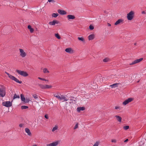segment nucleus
Returning <instances> with one entry per match:
<instances>
[{
  "instance_id": "8",
  "label": "nucleus",
  "mask_w": 146,
  "mask_h": 146,
  "mask_svg": "<svg viewBox=\"0 0 146 146\" xmlns=\"http://www.w3.org/2000/svg\"><path fill=\"white\" fill-rule=\"evenodd\" d=\"M6 94V91L5 90H1L0 88V96L2 97H3Z\"/></svg>"
},
{
  "instance_id": "21",
  "label": "nucleus",
  "mask_w": 146,
  "mask_h": 146,
  "mask_svg": "<svg viewBox=\"0 0 146 146\" xmlns=\"http://www.w3.org/2000/svg\"><path fill=\"white\" fill-rule=\"evenodd\" d=\"M25 132L27 133V134L29 135H31V133L30 130L27 128H26L25 129Z\"/></svg>"
},
{
  "instance_id": "20",
  "label": "nucleus",
  "mask_w": 146,
  "mask_h": 146,
  "mask_svg": "<svg viewBox=\"0 0 146 146\" xmlns=\"http://www.w3.org/2000/svg\"><path fill=\"white\" fill-rule=\"evenodd\" d=\"M115 117L117 119V120L119 122H121V121L122 118L121 117L118 115H116Z\"/></svg>"
},
{
  "instance_id": "9",
  "label": "nucleus",
  "mask_w": 146,
  "mask_h": 146,
  "mask_svg": "<svg viewBox=\"0 0 146 146\" xmlns=\"http://www.w3.org/2000/svg\"><path fill=\"white\" fill-rule=\"evenodd\" d=\"M11 79L12 80H14L16 82L19 83V84H21L22 83V82L21 81H20L17 78H15L14 76H13Z\"/></svg>"
},
{
  "instance_id": "6",
  "label": "nucleus",
  "mask_w": 146,
  "mask_h": 146,
  "mask_svg": "<svg viewBox=\"0 0 146 146\" xmlns=\"http://www.w3.org/2000/svg\"><path fill=\"white\" fill-rule=\"evenodd\" d=\"M133 100V99L132 98H129L128 99L126 100L123 103V104L124 105H126L129 102H131Z\"/></svg>"
},
{
  "instance_id": "16",
  "label": "nucleus",
  "mask_w": 146,
  "mask_h": 146,
  "mask_svg": "<svg viewBox=\"0 0 146 146\" xmlns=\"http://www.w3.org/2000/svg\"><path fill=\"white\" fill-rule=\"evenodd\" d=\"M94 34H91L89 35L88 37V39L89 40H91L94 39Z\"/></svg>"
},
{
  "instance_id": "25",
  "label": "nucleus",
  "mask_w": 146,
  "mask_h": 146,
  "mask_svg": "<svg viewBox=\"0 0 146 146\" xmlns=\"http://www.w3.org/2000/svg\"><path fill=\"white\" fill-rule=\"evenodd\" d=\"M40 87V88L43 89H45V85H44L41 84H40L38 85Z\"/></svg>"
},
{
  "instance_id": "30",
  "label": "nucleus",
  "mask_w": 146,
  "mask_h": 146,
  "mask_svg": "<svg viewBox=\"0 0 146 146\" xmlns=\"http://www.w3.org/2000/svg\"><path fill=\"white\" fill-rule=\"evenodd\" d=\"M55 36L58 39H60L61 38V37H60V36L59 34L58 33L55 34Z\"/></svg>"
},
{
  "instance_id": "28",
  "label": "nucleus",
  "mask_w": 146,
  "mask_h": 146,
  "mask_svg": "<svg viewBox=\"0 0 146 146\" xmlns=\"http://www.w3.org/2000/svg\"><path fill=\"white\" fill-rule=\"evenodd\" d=\"M78 40H81L83 42H85L84 39V38L83 37H78Z\"/></svg>"
},
{
  "instance_id": "54",
  "label": "nucleus",
  "mask_w": 146,
  "mask_h": 146,
  "mask_svg": "<svg viewBox=\"0 0 146 146\" xmlns=\"http://www.w3.org/2000/svg\"><path fill=\"white\" fill-rule=\"evenodd\" d=\"M136 43H135L134 44V45H136Z\"/></svg>"
},
{
  "instance_id": "49",
  "label": "nucleus",
  "mask_w": 146,
  "mask_h": 146,
  "mask_svg": "<svg viewBox=\"0 0 146 146\" xmlns=\"http://www.w3.org/2000/svg\"><path fill=\"white\" fill-rule=\"evenodd\" d=\"M102 78H103L104 81H106V80L107 79V78H105V77H103Z\"/></svg>"
},
{
  "instance_id": "26",
  "label": "nucleus",
  "mask_w": 146,
  "mask_h": 146,
  "mask_svg": "<svg viewBox=\"0 0 146 146\" xmlns=\"http://www.w3.org/2000/svg\"><path fill=\"white\" fill-rule=\"evenodd\" d=\"M110 61V59L108 58H106L103 60V61L104 62H108Z\"/></svg>"
},
{
  "instance_id": "18",
  "label": "nucleus",
  "mask_w": 146,
  "mask_h": 146,
  "mask_svg": "<svg viewBox=\"0 0 146 146\" xmlns=\"http://www.w3.org/2000/svg\"><path fill=\"white\" fill-rule=\"evenodd\" d=\"M70 100V101H72V102H73V101H74V102H76V98H74L73 96H70V97H69Z\"/></svg>"
},
{
  "instance_id": "52",
  "label": "nucleus",
  "mask_w": 146,
  "mask_h": 146,
  "mask_svg": "<svg viewBox=\"0 0 146 146\" xmlns=\"http://www.w3.org/2000/svg\"><path fill=\"white\" fill-rule=\"evenodd\" d=\"M141 13L142 14H145L146 13V12L144 11H142Z\"/></svg>"
},
{
  "instance_id": "2",
  "label": "nucleus",
  "mask_w": 146,
  "mask_h": 146,
  "mask_svg": "<svg viewBox=\"0 0 146 146\" xmlns=\"http://www.w3.org/2000/svg\"><path fill=\"white\" fill-rule=\"evenodd\" d=\"M16 71L18 74L24 77H26L28 75V73L24 71H21L18 70H17Z\"/></svg>"
},
{
  "instance_id": "40",
  "label": "nucleus",
  "mask_w": 146,
  "mask_h": 146,
  "mask_svg": "<svg viewBox=\"0 0 146 146\" xmlns=\"http://www.w3.org/2000/svg\"><path fill=\"white\" fill-rule=\"evenodd\" d=\"M57 129V127L55 126L52 128V132H54V131H55V130Z\"/></svg>"
},
{
  "instance_id": "7",
  "label": "nucleus",
  "mask_w": 146,
  "mask_h": 146,
  "mask_svg": "<svg viewBox=\"0 0 146 146\" xmlns=\"http://www.w3.org/2000/svg\"><path fill=\"white\" fill-rule=\"evenodd\" d=\"M59 22L56 20H54L52 21L49 22L48 24L51 25H54L55 24H58Z\"/></svg>"
},
{
  "instance_id": "12",
  "label": "nucleus",
  "mask_w": 146,
  "mask_h": 146,
  "mask_svg": "<svg viewBox=\"0 0 146 146\" xmlns=\"http://www.w3.org/2000/svg\"><path fill=\"white\" fill-rule=\"evenodd\" d=\"M65 51L67 52L70 53H72L73 52V50L71 48H66L65 50Z\"/></svg>"
},
{
  "instance_id": "50",
  "label": "nucleus",
  "mask_w": 146,
  "mask_h": 146,
  "mask_svg": "<svg viewBox=\"0 0 146 146\" xmlns=\"http://www.w3.org/2000/svg\"><path fill=\"white\" fill-rule=\"evenodd\" d=\"M119 108H120V107L119 106H115V109L116 110Z\"/></svg>"
},
{
  "instance_id": "23",
  "label": "nucleus",
  "mask_w": 146,
  "mask_h": 146,
  "mask_svg": "<svg viewBox=\"0 0 146 146\" xmlns=\"http://www.w3.org/2000/svg\"><path fill=\"white\" fill-rule=\"evenodd\" d=\"M28 28L30 30V32L31 33H32L34 31V29L31 27V26L30 25L28 26Z\"/></svg>"
},
{
  "instance_id": "34",
  "label": "nucleus",
  "mask_w": 146,
  "mask_h": 146,
  "mask_svg": "<svg viewBox=\"0 0 146 146\" xmlns=\"http://www.w3.org/2000/svg\"><path fill=\"white\" fill-rule=\"evenodd\" d=\"M28 108V106H22L21 107L22 109H26Z\"/></svg>"
},
{
  "instance_id": "24",
  "label": "nucleus",
  "mask_w": 146,
  "mask_h": 146,
  "mask_svg": "<svg viewBox=\"0 0 146 146\" xmlns=\"http://www.w3.org/2000/svg\"><path fill=\"white\" fill-rule=\"evenodd\" d=\"M21 98L22 101H24L25 100V98L23 94H22L21 95Z\"/></svg>"
},
{
  "instance_id": "14",
  "label": "nucleus",
  "mask_w": 146,
  "mask_h": 146,
  "mask_svg": "<svg viewBox=\"0 0 146 146\" xmlns=\"http://www.w3.org/2000/svg\"><path fill=\"white\" fill-rule=\"evenodd\" d=\"M123 20L122 19H119L115 23L114 25H116L120 23L123 22Z\"/></svg>"
},
{
  "instance_id": "44",
  "label": "nucleus",
  "mask_w": 146,
  "mask_h": 146,
  "mask_svg": "<svg viewBox=\"0 0 146 146\" xmlns=\"http://www.w3.org/2000/svg\"><path fill=\"white\" fill-rule=\"evenodd\" d=\"M111 141L112 142L115 143L116 142V140L115 139H112Z\"/></svg>"
},
{
  "instance_id": "29",
  "label": "nucleus",
  "mask_w": 146,
  "mask_h": 146,
  "mask_svg": "<svg viewBox=\"0 0 146 146\" xmlns=\"http://www.w3.org/2000/svg\"><path fill=\"white\" fill-rule=\"evenodd\" d=\"M58 15V14L57 13H53L52 15V16L53 17H56Z\"/></svg>"
},
{
  "instance_id": "41",
  "label": "nucleus",
  "mask_w": 146,
  "mask_h": 146,
  "mask_svg": "<svg viewBox=\"0 0 146 146\" xmlns=\"http://www.w3.org/2000/svg\"><path fill=\"white\" fill-rule=\"evenodd\" d=\"M99 143V142L96 141L93 146H98Z\"/></svg>"
},
{
  "instance_id": "36",
  "label": "nucleus",
  "mask_w": 146,
  "mask_h": 146,
  "mask_svg": "<svg viewBox=\"0 0 146 146\" xmlns=\"http://www.w3.org/2000/svg\"><path fill=\"white\" fill-rule=\"evenodd\" d=\"M38 78L40 80H42L44 81H47V82L48 81V80H46V79H45L44 78H40V77H38Z\"/></svg>"
},
{
  "instance_id": "45",
  "label": "nucleus",
  "mask_w": 146,
  "mask_h": 146,
  "mask_svg": "<svg viewBox=\"0 0 146 146\" xmlns=\"http://www.w3.org/2000/svg\"><path fill=\"white\" fill-rule=\"evenodd\" d=\"M44 117L45 118L48 119V117L47 115H44Z\"/></svg>"
},
{
  "instance_id": "42",
  "label": "nucleus",
  "mask_w": 146,
  "mask_h": 146,
  "mask_svg": "<svg viewBox=\"0 0 146 146\" xmlns=\"http://www.w3.org/2000/svg\"><path fill=\"white\" fill-rule=\"evenodd\" d=\"M33 96L35 99H37L38 98L37 95L36 94L33 95Z\"/></svg>"
},
{
  "instance_id": "4",
  "label": "nucleus",
  "mask_w": 146,
  "mask_h": 146,
  "mask_svg": "<svg viewBox=\"0 0 146 146\" xmlns=\"http://www.w3.org/2000/svg\"><path fill=\"white\" fill-rule=\"evenodd\" d=\"M60 143V141H56L54 142H53L51 143L47 144L46 145L47 146H56Z\"/></svg>"
},
{
  "instance_id": "55",
  "label": "nucleus",
  "mask_w": 146,
  "mask_h": 146,
  "mask_svg": "<svg viewBox=\"0 0 146 146\" xmlns=\"http://www.w3.org/2000/svg\"><path fill=\"white\" fill-rule=\"evenodd\" d=\"M68 95V94H67V96Z\"/></svg>"
},
{
  "instance_id": "13",
  "label": "nucleus",
  "mask_w": 146,
  "mask_h": 146,
  "mask_svg": "<svg viewBox=\"0 0 146 146\" xmlns=\"http://www.w3.org/2000/svg\"><path fill=\"white\" fill-rule=\"evenodd\" d=\"M68 20L73 19H75V17L74 15H68L67 16Z\"/></svg>"
},
{
  "instance_id": "48",
  "label": "nucleus",
  "mask_w": 146,
  "mask_h": 146,
  "mask_svg": "<svg viewBox=\"0 0 146 146\" xmlns=\"http://www.w3.org/2000/svg\"><path fill=\"white\" fill-rule=\"evenodd\" d=\"M48 2H55V1H54L53 0H48Z\"/></svg>"
},
{
  "instance_id": "3",
  "label": "nucleus",
  "mask_w": 146,
  "mask_h": 146,
  "mask_svg": "<svg viewBox=\"0 0 146 146\" xmlns=\"http://www.w3.org/2000/svg\"><path fill=\"white\" fill-rule=\"evenodd\" d=\"M2 105L7 107H9L12 106V103L10 101L4 102H2Z\"/></svg>"
},
{
  "instance_id": "1",
  "label": "nucleus",
  "mask_w": 146,
  "mask_h": 146,
  "mask_svg": "<svg viewBox=\"0 0 146 146\" xmlns=\"http://www.w3.org/2000/svg\"><path fill=\"white\" fill-rule=\"evenodd\" d=\"M134 13L133 11H131L127 14V18L129 20H132L134 17Z\"/></svg>"
},
{
  "instance_id": "51",
  "label": "nucleus",
  "mask_w": 146,
  "mask_h": 146,
  "mask_svg": "<svg viewBox=\"0 0 146 146\" xmlns=\"http://www.w3.org/2000/svg\"><path fill=\"white\" fill-rule=\"evenodd\" d=\"M129 141V140L128 139H125L124 141L125 143H126L127 142Z\"/></svg>"
},
{
  "instance_id": "32",
  "label": "nucleus",
  "mask_w": 146,
  "mask_h": 146,
  "mask_svg": "<svg viewBox=\"0 0 146 146\" xmlns=\"http://www.w3.org/2000/svg\"><path fill=\"white\" fill-rule=\"evenodd\" d=\"M52 86L51 85H45V89L50 88H52Z\"/></svg>"
},
{
  "instance_id": "10",
  "label": "nucleus",
  "mask_w": 146,
  "mask_h": 146,
  "mask_svg": "<svg viewBox=\"0 0 146 146\" xmlns=\"http://www.w3.org/2000/svg\"><path fill=\"white\" fill-rule=\"evenodd\" d=\"M20 51L21 53L20 55L22 57H24L26 56V53L24 52L23 50L22 49L20 48Z\"/></svg>"
},
{
  "instance_id": "47",
  "label": "nucleus",
  "mask_w": 146,
  "mask_h": 146,
  "mask_svg": "<svg viewBox=\"0 0 146 146\" xmlns=\"http://www.w3.org/2000/svg\"><path fill=\"white\" fill-rule=\"evenodd\" d=\"M114 76L113 75H111L110 76H109L110 78H114Z\"/></svg>"
},
{
  "instance_id": "56",
  "label": "nucleus",
  "mask_w": 146,
  "mask_h": 146,
  "mask_svg": "<svg viewBox=\"0 0 146 146\" xmlns=\"http://www.w3.org/2000/svg\"><path fill=\"white\" fill-rule=\"evenodd\" d=\"M140 146H141V145Z\"/></svg>"
},
{
  "instance_id": "11",
  "label": "nucleus",
  "mask_w": 146,
  "mask_h": 146,
  "mask_svg": "<svg viewBox=\"0 0 146 146\" xmlns=\"http://www.w3.org/2000/svg\"><path fill=\"white\" fill-rule=\"evenodd\" d=\"M58 12L61 15H64L66 14V11L60 9L58 10Z\"/></svg>"
},
{
  "instance_id": "39",
  "label": "nucleus",
  "mask_w": 146,
  "mask_h": 146,
  "mask_svg": "<svg viewBox=\"0 0 146 146\" xmlns=\"http://www.w3.org/2000/svg\"><path fill=\"white\" fill-rule=\"evenodd\" d=\"M30 100H29V99L26 98V99H25V100L24 101H23L25 103H28L29 102Z\"/></svg>"
},
{
  "instance_id": "27",
  "label": "nucleus",
  "mask_w": 146,
  "mask_h": 146,
  "mask_svg": "<svg viewBox=\"0 0 146 146\" xmlns=\"http://www.w3.org/2000/svg\"><path fill=\"white\" fill-rule=\"evenodd\" d=\"M54 97H56V98H58V99L60 100H61V96H56V94H54Z\"/></svg>"
},
{
  "instance_id": "53",
  "label": "nucleus",
  "mask_w": 146,
  "mask_h": 146,
  "mask_svg": "<svg viewBox=\"0 0 146 146\" xmlns=\"http://www.w3.org/2000/svg\"><path fill=\"white\" fill-rule=\"evenodd\" d=\"M107 25L108 26H111V25L109 23H107Z\"/></svg>"
},
{
  "instance_id": "37",
  "label": "nucleus",
  "mask_w": 146,
  "mask_h": 146,
  "mask_svg": "<svg viewBox=\"0 0 146 146\" xmlns=\"http://www.w3.org/2000/svg\"><path fill=\"white\" fill-rule=\"evenodd\" d=\"M123 128L125 130H126L129 129V127L128 125H126L124 126Z\"/></svg>"
},
{
  "instance_id": "31",
  "label": "nucleus",
  "mask_w": 146,
  "mask_h": 146,
  "mask_svg": "<svg viewBox=\"0 0 146 146\" xmlns=\"http://www.w3.org/2000/svg\"><path fill=\"white\" fill-rule=\"evenodd\" d=\"M5 73L8 75V77L11 79L13 76L10 74L9 73L6 72H5Z\"/></svg>"
},
{
  "instance_id": "43",
  "label": "nucleus",
  "mask_w": 146,
  "mask_h": 146,
  "mask_svg": "<svg viewBox=\"0 0 146 146\" xmlns=\"http://www.w3.org/2000/svg\"><path fill=\"white\" fill-rule=\"evenodd\" d=\"M78 127V123L76 124L74 127V129H75Z\"/></svg>"
},
{
  "instance_id": "35",
  "label": "nucleus",
  "mask_w": 146,
  "mask_h": 146,
  "mask_svg": "<svg viewBox=\"0 0 146 146\" xmlns=\"http://www.w3.org/2000/svg\"><path fill=\"white\" fill-rule=\"evenodd\" d=\"M20 98L19 96V95H17L16 94H15L14 96H13V99H15L16 98Z\"/></svg>"
},
{
  "instance_id": "15",
  "label": "nucleus",
  "mask_w": 146,
  "mask_h": 146,
  "mask_svg": "<svg viewBox=\"0 0 146 146\" xmlns=\"http://www.w3.org/2000/svg\"><path fill=\"white\" fill-rule=\"evenodd\" d=\"M98 79L97 81L98 82H101L104 81L103 78H102V77L101 75H100L98 76Z\"/></svg>"
},
{
  "instance_id": "46",
  "label": "nucleus",
  "mask_w": 146,
  "mask_h": 146,
  "mask_svg": "<svg viewBox=\"0 0 146 146\" xmlns=\"http://www.w3.org/2000/svg\"><path fill=\"white\" fill-rule=\"evenodd\" d=\"M24 125V124H23L22 123H21L19 124V126L20 127H23V125Z\"/></svg>"
},
{
  "instance_id": "5",
  "label": "nucleus",
  "mask_w": 146,
  "mask_h": 146,
  "mask_svg": "<svg viewBox=\"0 0 146 146\" xmlns=\"http://www.w3.org/2000/svg\"><path fill=\"white\" fill-rule=\"evenodd\" d=\"M143 58H141L139 59H137L135 60L133 62L129 64V65H132L135 64L137 63H138L140 62L142 60H143Z\"/></svg>"
},
{
  "instance_id": "17",
  "label": "nucleus",
  "mask_w": 146,
  "mask_h": 146,
  "mask_svg": "<svg viewBox=\"0 0 146 146\" xmlns=\"http://www.w3.org/2000/svg\"><path fill=\"white\" fill-rule=\"evenodd\" d=\"M119 84L120 83H115L110 85V86L111 87V88H115L118 87V86Z\"/></svg>"
},
{
  "instance_id": "38",
  "label": "nucleus",
  "mask_w": 146,
  "mask_h": 146,
  "mask_svg": "<svg viewBox=\"0 0 146 146\" xmlns=\"http://www.w3.org/2000/svg\"><path fill=\"white\" fill-rule=\"evenodd\" d=\"M89 28L90 30H92L94 29V27L92 25H90L89 26Z\"/></svg>"
},
{
  "instance_id": "22",
  "label": "nucleus",
  "mask_w": 146,
  "mask_h": 146,
  "mask_svg": "<svg viewBox=\"0 0 146 146\" xmlns=\"http://www.w3.org/2000/svg\"><path fill=\"white\" fill-rule=\"evenodd\" d=\"M61 100H63L64 101H67L68 100L65 97V96L62 95L61 96Z\"/></svg>"
},
{
  "instance_id": "33",
  "label": "nucleus",
  "mask_w": 146,
  "mask_h": 146,
  "mask_svg": "<svg viewBox=\"0 0 146 146\" xmlns=\"http://www.w3.org/2000/svg\"><path fill=\"white\" fill-rule=\"evenodd\" d=\"M43 71L44 73H49V71L47 70V69L45 68H44L43 70Z\"/></svg>"
},
{
  "instance_id": "19",
  "label": "nucleus",
  "mask_w": 146,
  "mask_h": 146,
  "mask_svg": "<svg viewBox=\"0 0 146 146\" xmlns=\"http://www.w3.org/2000/svg\"><path fill=\"white\" fill-rule=\"evenodd\" d=\"M85 110V108L84 107H79L77 108V111L78 112L80 111H83Z\"/></svg>"
}]
</instances>
